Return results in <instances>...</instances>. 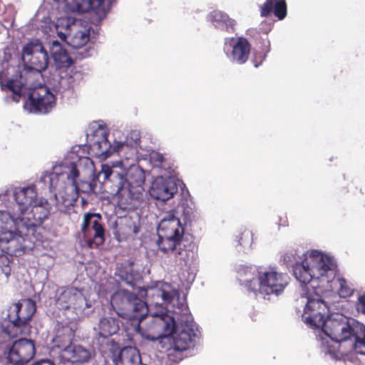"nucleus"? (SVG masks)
Instances as JSON below:
<instances>
[{
  "instance_id": "f257e3e1",
  "label": "nucleus",
  "mask_w": 365,
  "mask_h": 365,
  "mask_svg": "<svg viewBox=\"0 0 365 365\" xmlns=\"http://www.w3.org/2000/svg\"><path fill=\"white\" fill-rule=\"evenodd\" d=\"M19 64L17 51L14 47L0 50V87L6 93L5 101L19 102L25 90L24 78L26 76L43 77L48 68L50 57L43 42L38 38L29 39L24 44Z\"/></svg>"
},
{
  "instance_id": "f03ea898",
  "label": "nucleus",
  "mask_w": 365,
  "mask_h": 365,
  "mask_svg": "<svg viewBox=\"0 0 365 365\" xmlns=\"http://www.w3.org/2000/svg\"><path fill=\"white\" fill-rule=\"evenodd\" d=\"M134 327V331L149 341L172 336L173 349L183 351L193 348L200 333L186 304L180 303L171 316L165 312L148 314Z\"/></svg>"
},
{
  "instance_id": "7ed1b4c3",
  "label": "nucleus",
  "mask_w": 365,
  "mask_h": 365,
  "mask_svg": "<svg viewBox=\"0 0 365 365\" xmlns=\"http://www.w3.org/2000/svg\"><path fill=\"white\" fill-rule=\"evenodd\" d=\"M51 208L47 199L38 197L34 183L0 193V223H14L23 233L40 227L48 218Z\"/></svg>"
},
{
  "instance_id": "20e7f679",
  "label": "nucleus",
  "mask_w": 365,
  "mask_h": 365,
  "mask_svg": "<svg viewBox=\"0 0 365 365\" xmlns=\"http://www.w3.org/2000/svg\"><path fill=\"white\" fill-rule=\"evenodd\" d=\"M322 353L339 360L354 352L365 364V324L341 313H331L324 329L316 335Z\"/></svg>"
},
{
  "instance_id": "39448f33",
  "label": "nucleus",
  "mask_w": 365,
  "mask_h": 365,
  "mask_svg": "<svg viewBox=\"0 0 365 365\" xmlns=\"http://www.w3.org/2000/svg\"><path fill=\"white\" fill-rule=\"evenodd\" d=\"M177 213L171 210L163 215L158 225L156 244L161 252L173 258L172 266L187 272V280L192 282L196 271L197 247L185 238V227Z\"/></svg>"
},
{
  "instance_id": "423d86ee",
  "label": "nucleus",
  "mask_w": 365,
  "mask_h": 365,
  "mask_svg": "<svg viewBox=\"0 0 365 365\" xmlns=\"http://www.w3.org/2000/svg\"><path fill=\"white\" fill-rule=\"evenodd\" d=\"M103 177V185L107 191L118 198L120 207L125 210L138 208L143 200L145 174L137 166L125 170L102 165L98 175Z\"/></svg>"
},
{
  "instance_id": "0eeeda50",
  "label": "nucleus",
  "mask_w": 365,
  "mask_h": 365,
  "mask_svg": "<svg viewBox=\"0 0 365 365\" xmlns=\"http://www.w3.org/2000/svg\"><path fill=\"white\" fill-rule=\"evenodd\" d=\"M240 286L248 293L264 299L277 297L289 284L287 274L277 267L239 264L236 267Z\"/></svg>"
},
{
  "instance_id": "6e6552de",
  "label": "nucleus",
  "mask_w": 365,
  "mask_h": 365,
  "mask_svg": "<svg viewBox=\"0 0 365 365\" xmlns=\"http://www.w3.org/2000/svg\"><path fill=\"white\" fill-rule=\"evenodd\" d=\"M292 273L302 286L304 285L303 292L308 289L314 292L322 289L324 282L329 283L336 273V264L334 259L322 252L311 250L302 253V257L292 264Z\"/></svg>"
},
{
  "instance_id": "1a4fd4ad",
  "label": "nucleus",
  "mask_w": 365,
  "mask_h": 365,
  "mask_svg": "<svg viewBox=\"0 0 365 365\" xmlns=\"http://www.w3.org/2000/svg\"><path fill=\"white\" fill-rule=\"evenodd\" d=\"M87 136L91 152L102 160H106L113 153H116L121 158L131 160L130 165H132L138 158L140 141V134L138 130H131L126 135L120 131H115L113 133V144L108 139V132L104 125L101 124L91 136L89 135Z\"/></svg>"
},
{
  "instance_id": "9d476101",
  "label": "nucleus",
  "mask_w": 365,
  "mask_h": 365,
  "mask_svg": "<svg viewBox=\"0 0 365 365\" xmlns=\"http://www.w3.org/2000/svg\"><path fill=\"white\" fill-rule=\"evenodd\" d=\"M86 162L91 164L89 171V179L85 180L80 177V173L73 162L63 163L53 166L52 170L46 171L42 174L38 184H42L45 189L52 193L61 184H68L72 192L90 193L94 192L97 185V181L102 180L103 184V177L99 178V173L94 175V168L92 161L89 158L86 159Z\"/></svg>"
},
{
  "instance_id": "9b49d317",
  "label": "nucleus",
  "mask_w": 365,
  "mask_h": 365,
  "mask_svg": "<svg viewBox=\"0 0 365 365\" xmlns=\"http://www.w3.org/2000/svg\"><path fill=\"white\" fill-rule=\"evenodd\" d=\"M322 289L311 292L308 289L301 294L299 300L305 304L302 318L303 322L312 329H317V334L324 329L327 319L331 313H329V307L322 297Z\"/></svg>"
},
{
  "instance_id": "f8f14e48",
  "label": "nucleus",
  "mask_w": 365,
  "mask_h": 365,
  "mask_svg": "<svg viewBox=\"0 0 365 365\" xmlns=\"http://www.w3.org/2000/svg\"><path fill=\"white\" fill-rule=\"evenodd\" d=\"M32 77L39 76H26L24 78L25 90L21 99L24 101V108L29 113L46 114L55 107L56 98L50 88L41 83L34 86H28V81Z\"/></svg>"
},
{
  "instance_id": "ddd939ff",
  "label": "nucleus",
  "mask_w": 365,
  "mask_h": 365,
  "mask_svg": "<svg viewBox=\"0 0 365 365\" xmlns=\"http://www.w3.org/2000/svg\"><path fill=\"white\" fill-rule=\"evenodd\" d=\"M110 304L118 317L140 322L148 313L147 304L137 294L124 289H118L112 294Z\"/></svg>"
},
{
  "instance_id": "4468645a",
  "label": "nucleus",
  "mask_w": 365,
  "mask_h": 365,
  "mask_svg": "<svg viewBox=\"0 0 365 365\" xmlns=\"http://www.w3.org/2000/svg\"><path fill=\"white\" fill-rule=\"evenodd\" d=\"M36 309V303L31 299H21L9 307L7 318L10 323L9 327L15 334H22L27 329Z\"/></svg>"
},
{
  "instance_id": "2eb2a0df",
  "label": "nucleus",
  "mask_w": 365,
  "mask_h": 365,
  "mask_svg": "<svg viewBox=\"0 0 365 365\" xmlns=\"http://www.w3.org/2000/svg\"><path fill=\"white\" fill-rule=\"evenodd\" d=\"M33 232L23 233L14 223H0V249L9 255H21L24 252V236L34 235Z\"/></svg>"
},
{
  "instance_id": "dca6fc26",
  "label": "nucleus",
  "mask_w": 365,
  "mask_h": 365,
  "mask_svg": "<svg viewBox=\"0 0 365 365\" xmlns=\"http://www.w3.org/2000/svg\"><path fill=\"white\" fill-rule=\"evenodd\" d=\"M99 213L86 212L83 215L81 232L85 242L91 248H97L105 241V229Z\"/></svg>"
},
{
  "instance_id": "f3484780",
  "label": "nucleus",
  "mask_w": 365,
  "mask_h": 365,
  "mask_svg": "<svg viewBox=\"0 0 365 365\" xmlns=\"http://www.w3.org/2000/svg\"><path fill=\"white\" fill-rule=\"evenodd\" d=\"M69 4L73 11L85 13L91 11L92 23L96 25L101 24L110 9L108 0H71Z\"/></svg>"
},
{
  "instance_id": "a211bd4d",
  "label": "nucleus",
  "mask_w": 365,
  "mask_h": 365,
  "mask_svg": "<svg viewBox=\"0 0 365 365\" xmlns=\"http://www.w3.org/2000/svg\"><path fill=\"white\" fill-rule=\"evenodd\" d=\"M250 51L251 45L245 37L224 38L223 52L229 61L233 63L244 64L248 60Z\"/></svg>"
},
{
  "instance_id": "6ab92c4d",
  "label": "nucleus",
  "mask_w": 365,
  "mask_h": 365,
  "mask_svg": "<svg viewBox=\"0 0 365 365\" xmlns=\"http://www.w3.org/2000/svg\"><path fill=\"white\" fill-rule=\"evenodd\" d=\"M36 354L35 343L31 339L21 338L15 340L7 354V362L20 365L29 362Z\"/></svg>"
},
{
  "instance_id": "aec40b11",
  "label": "nucleus",
  "mask_w": 365,
  "mask_h": 365,
  "mask_svg": "<svg viewBox=\"0 0 365 365\" xmlns=\"http://www.w3.org/2000/svg\"><path fill=\"white\" fill-rule=\"evenodd\" d=\"M178 192V182L171 176H158L150 188L151 197L163 202L171 199Z\"/></svg>"
},
{
  "instance_id": "412c9836",
  "label": "nucleus",
  "mask_w": 365,
  "mask_h": 365,
  "mask_svg": "<svg viewBox=\"0 0 365 365\" xmlns=\"http://www.w3.org/2000/svg\"><path fill=\"white\" fill-rule=\"evenodd\" d=\"M148 297H153L155 304H172L175 306L180 299L179 292L168 283H160L154 288L144 290Z\"/></svg>"
},
{
  "instance_id": "4be33fe9",
  "label": "nucleus",
  "mask_w": 365,
  "mask_h": 365,
  "mask_svg": "<svg viewBox=\"0 0 365 365\" xmlns=\"http://www.w3.org/2000/svg\"><path fill=\"white\" fill-rule=\"evenodd\" d=\"M71 294L69 310L75 314L74 319H83L94 312L93 302L86 298L81 289L71 287Z\"/></svg>"
},
{
  "instance_id": "5701e85b",
  "label": "nucleus",
  "mask_w": 365,
  "mask_h": 365,
  "mask_svg": "<svg viewBox=\"0 0 365 365\" xmlns=\"http://www.w3.org/2000/svg\"><path fill=\"white\" fill-rule=\"evenodd\" d=\"M46 82L56 93L64 95L66 93H71L73 88L74 78L66 70L55 69L50 72V75L47 76Z\"/></svg>"
},
{
  "instance_id": "b1692460",
  "label": "nucleus",
  "mask_w": 365,
  "mask_h": 365,
  "mask_svg": "<svg viewBox=\"0 0 365 365\" xmlns=\"http://www.w3.org/2000/svg\"><path fill=\"white\" fill-rule=\"evenodd\" d=\"M120 320L118 317L105 316L99 319L97 327L93 328L95 339L101 345L105 339L116 334L120 327Z\"/></svg>"
},
{
  "instance_id": "393cba45",
  "label": "nucleus",
  "mask_w": 365,
  "mask_h": 365,
  "mask_svg": "<svg viewBox=\"0 0 365 365\" xmlns=\"http://www.w3.org/2000/svg\"><path fill=\"white\" fill-rule=\"evenodd\" d=\"M63 358L73 365H85L93 357V352L82 345L70 344L62 351Z\"/></svg>"
},
{
  "instance_id": "a878e982",
  "label": "nucleus",
  "mask_w": 365,
  "mask_h": 365,
  "mask_svg": "<svg viewBox=\"0 0 365 365\" xmlns=\"http://www.w3.org/2000/svg\"><path fill=\"white\" fill-rule=\"evenodd\" d=\"M77 200L78 193L72 192L67 184L64 191L53 194L51 197V202L59 212L70 214Z\"/></svg>"
},
{
  "instance_id": "bb28decb",
  "label": "nucleus",
  "mask_w": 365,
  "mask_h": 365,
  "mask_svg": "<svg viewBox=\"0 0 365 365\" xmlns=\"http://www.w3.org/2000/svg\"><path fill=\"white\" fill-rule=\"evenodd\" d=\"M49 49L51 56L56 64V69L65 70L74 63L73 58L58 41H53Z\"/></svg>"
},
{
  "instance_id": "cd10ccee",
  "label": "nucleus",
  "mask_w": 365,
  "mask_h": 365,
  "mask_svg": "<svg viewBox=\"0 0 365 365\" xmlns=\"http://www.w3.org/2000/svg\"><path fill=\"white\" fill-rule=\"evenodd\" d=\"M207 20L217 29L225 31L227 33H233L236 25V21L231 19L226 13L215 10L210 12L207 16Z\"/></svg>"
},
{
  "instance_id": "c85d7f7f",
  "label": "nucleus",
  "mask_w": 365,
  "mask_h": 365,
  "mask_svg": "<svg viewBox=\"0 0 365 365\" xmlns=\"http://www.w3.org/2000/svg\"><path fill=\"white\" fill-rule=\"evenodd\" d=\"M59 37L74 49H82L90 39V29H83L72 31L69 34L58 33Z\"/></svg>"
},
{
  "instance_id": "c756f323",
  "label": "nucleus",
  "mask_w": 365,
  "mask_h": 365,
  "mask_svg": "<svg viewBox=\"0 0 365 365\" xmlns=\"http://www.w3.org/2000/svg\"><path fill=\"white\" fill-rule=\"evenodd\" d=\"M133 264L132 260H125L118 265L115 272L116 276L132 287L141 278L139 272L133 269Z\"/></svg>"
},
{
  "instance_id": "7c9ffc66",
  "label": "nucleus",
  "mask_w": 365,
  "mask_h": 365,
  "mask_svg": "<svg viewBox=\"0 0 365 365\" xmlns=\"http://www.w3.org/2000/svg\"><path fill=\"white\" fill-rule=\"evenodd\" d=\"M273 12L279 20L284 19L287 14L285 0H266L261 6L260 14L267 17Z\"/></svg>"
},
{
  "instance_id": "2f4dec72",
  "label": "nucleus",
  "mask_w": 365,
  "mask_h": 365,
  "mask_svg": "<svg viewBox=\"0 0 365 365\" xmlns=\"http://www.w3.org/2000/svg\"><path fill=\"white\" fill-rule=\"evenodd\" d=\"M323 292L327 289H337L338 293L341 297L346 298L352 295L354 288L352 284H350L344 278L336 276L331 281L324 282V286L321 284Z\"/></svg>"
},
{
  "instance_id": "473e14b6",
  "label": "nucleus",
  "mask_w": 365,
  "mask_h": 365,
  "mask_svg": "<svg viewBox=\"0 0 365 365\" xmlns=\"http://www.w3.org/2000/svg\"><path fill=\"white\" fill-rule=\"evenodd\" d=\"M183 194V199L181 200L178 205V211L181 212L184 217L185 222L191 221L194 215L195 205L191 199L187 190L186 193Z\"/></svg>"
},
{
  "instance_id": "72a5a7b5",
  "label": "nucleus",
  "mask_w": 365,
  "mask_h": 365,
  "mask_svg": "<svg viewBox=\"0 0 365 365\" xmlns=\"http://www.w3.org/2000/svg\"><path fill=\"white\" fill-rule=\"evenodd\" d=\"M71 294V287H62L57 289L56 292V302L60 309L69 310V303Z\"/></svg>"
},
{
  "instance_id": "f704fd0d",
  "label": "nucleus",
  "mask_w": 365,
  "mask_h": 365,
  "mask_svg": "<svg viewBox=\"0 0 365 365\" xmlns=\"http://www.w3.org/2000/svg\"><path fill=\"white\" fill-rule=\"evenodd\" d=\"M237 243V248L239 252H247L252 249L253 242V233L251 230H245L239 235L236 236Z\"/></svg>"
},
{
  "instance_id": "c9c22d12",
  "label": "nucleus",
  "mask_w": 365,
  "mask_h": 365,
  "mask_svg": "<svg viewBox=\"0 0 365 365\" xmlns=\"http://www.w3.org/2000/svg\"><path fill=\"white\" fill-rule=\"evenodd\" d=\"M298 257H302V254L299 255L295 250H290L284 254V261L287 267H292V264L298 259Z\"/></svg>"
},
{
  "instance_id": "e433bc0d",
  "label": "nucleus",
  "mask_w": 365,
  "mask_h": 365,
  "mask_svg": "<svg viewBox=\"0 0 365 365\" xmlns=\"http://www.w3.org/2000/svg\"><path fill=\"white\" fill-rule=\"evenodd\" d=\"M150 159L154 166L164 168V156L163 154L158 152H153L150 155Z\"/></svg>"
},
{
  "instance_id": "4c0bfd02",
  "label": "nucleus",
  "mask_w": 365,
  "mask_h": 365,
  "mask_svg": "<svg viewBox=\"0 0 365 365\" xmlns=\"http://www.w3.org/2000/svg\"><path fill=\"white\" fill-rule=\"evenodd\" d=\"M267 56V54L264 53V52L260 51H255L253 61L254 66L255 68H258L265 61Z\"/></svg>"
},
{
  "instance_id": "58836bf2",
  "label": "nucleus",
  "mask_w": 365,
  "mask_h": 365,
  "mask_svg": "<svg viewBox=\"0 0 365 365\" xmlns=\"http://www.w3.org/2000/svg\"><path fill=\"white\" fill-rule=\"evenodd\" d=\"M356 308L359 312L365 314V292L359 296Z\"/></svg>"
},
{
  "instance_id": "ea45409f",
  "label": "nucleus",
  "mask_w": 365,
  "mask_h": 365,
  "mask_svg": "<svg viewBox=\"0 0 365 365\" xmlns=\"http://www.w3.org/2000/svg\"><path fill=\"white\" fill-rule=\"evenodd\" d=\"M259 51L264 52L266 54H268V53L270 51V42L268 38L262 39L261 46Z\"/></svg>"
},
{
  "instance_id": "a19ab883",
  "label": "nucleus",
  "mask_w": 365,
  "mask_h": 365,
  "mask_svg": "<svg viewBox=\"0 0 365 365\" xmlns=\"http://www.w3.org/2000/svg\"><path fill=\"white\" fill-rule=\"evenodd\" d=\"M32 365H56L51 359H41L34 362Z\"/></svg>"
},
{
  "instance_id": "79ce46f5",
  "label": "nucleus",
  "mask_w": 365,
  "mask_h": 365,
  "mask_svg": "<svg viewBox=\"0 0 365 365\" xmlns=\"http://www.w3.org/2000/svg\"><path fill=\"white\" fill-rule=\"evenodd\" d=\"M78 55L79 58H87L89 56L88 51L86 49L78 51Z\"/></svg>"
},
{
  "instance_id": "37998d69",
  "label": "nucleus",
  "mask_w": 365,
  "mask_h": 365,
  "mask_svg": "<svg viewBox=\"0 0 365 365\" xmlns=\"http://www.w3.org/2000/svg\"><path fill=\"white\" fill-rule=\"evenodd\" d=\"M138 231H139L138 227H137L136 226H135V227H134V229H133V232H134V233H135V234H136V233H138Z\"/></svg>"
},
{
  "instance_id": "c03bdc74",
  "label": "nucleus",
  "mask_w": 365,
  "mask_h": 365,
  "mask_svg": "<svg viewBox=\"0 0 365 365\" xmlns=\"http://www.w3.org/2000/svg\"><path fill=\"white\" fill-rule=\"evenodd\" d=\"M81 200H82V203L83 204H86V200L84 198H82Z\"/></svg>"
}]
</instances>
